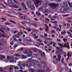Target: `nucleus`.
<instances>
[{"instance_id": "f257e3e1", "label": "nucleus", "mask_w": 72, "mask_h": 72, "mask_svg": "<svg viewBox=\"0 0 72 72\" xmlns=\"http://www.w3.org/2000/svg\"><path fill=\"white\" fill-rule=\"evenodd\" d=\"M70 11H71V8L65 6L64 7H62L61 9V12L62 13H69Z\"/></svg>"}, {"instance_id": "f03ea898", "label": "nucleus", "mask_w": 72, "mask_h": 72, "mask_svg": "<svg viewBox=\"0 0 72 72\" xmlns=\"http://www.w3.org/2000/svg\"><path fill=\"white\" fill-rule=\"evenodd\" d=\"M35 1L36 2L35 3V5L36 6V8H37L39 6V4H41L42 1L40 0H35Z\"/></svg>"}, {"instance_id": "7ed1b4c3", "label": "nucleus", "mask_w": 72, "mask_h": 72, "mask_svg": "<svg viewBox=\"0 0 72 72\" xmlns=\"http://www.w3.org/2000/svg\"><path fill=\"white\" fill-rule=\"evenodd\" d=\"M49 5L51 7V8H54V7H57V6H59V4H57V5L55 3H50V4H49Z\"/></svg>"}, {"instance_id": "20e7f679", "label": "nucleus", "mask_w": 72, "mask_h": 72, "mask_svg": "<svg viewBox=\"0 0 72 72\" xmlns=\"http://www.w3.org/2000/svg\"><path fill=\"white\" fill-rule=\"evenodd\" d=\"M23 63H25L26 64H22V67H27V66H28V67H31V65L30 63H28V62H24Z\"/></svg>"}, {"instance_id": "39448f33", "label": "nucleus", "mask_w": 72, "mask_h": 72, "mask_svg": "<svg viewBox=\"0 0 72 72\" xmlns=\"http://www.w3.org/2000/svg\"><path fill=\"white\" fill-rule=\"evenodd\" d=\"M27 62L28 63H29V64L31 65L30 66H31V64L32 63V64L33 62H34V60H32L31 58L27 60Z\"/></svg>"}, {"instance_id": "423d86ee", "label": "nucleus", "mask_w": 72, "mask_h": 72, "mask_svg": "<svg viewBox=\"0 0 72 72\" xmlns=\"http://www.w3.org/2000/svg\"><path fill=\"white\" fill-rule=\"evenodd\" d=\"M26 41L27 42H28V43L31 42V39L30 37L26 38Z\"/></svg>"}, {"instance_id": "0eeeda50", "label": "nucleus", "mask_w": 72, "mask_h": 72, "mask_svg": "<svg viewBox=\"0 0 72 72\" xmlns=\"http://www.w3.org/2000/svg\"><path fill=\"white\" fill-rule=\"evenodd\" d=\"M28 8H30L31 10H33V9H35V6L33 5H32L30 7L29 6H28Z\"/></svg>"}, {"instance_id": "6e6552de", "label": "nucleus", "mask_w": 72, "mask_h": 72, "mask_svg": "<svg viewBox=\"0 0 72 72\" xmlns=\"http://www.w3.org/2000/svg\"><path fill=\"white\" fill-rule=\"evenodd\" d=\"M44 26H45V27H46V28H45V29H46L45 31L46 32H48L49 31V27H48V25L46 24H45Z\"/></svg>"}, {"instance_id": "1a4fd4ad", "label": "nucleus", "mask_w": 72, "mask_h": 72, "mask_svg": "<svg viewBox=\"0 0 72 72\" xmlns=\"http://www.w3.org/2000/svg\"><path fill=\"white\" fill-rule=\"evenodd\" d=\"M28 54L29 55H27L28 57H31V55L32 54V52L31 51H29L28 52Z\"/></svg>"}, {"instance_id": "9d476101", "label": "nucleus", "mask_w": 72, "mask_h": 72, "mask_svg": "<svg viewBox=\"0 0 72 72\" xmlns=\"http://www.w3.org/2000/svg\"><path fill=\"white\" fill-rule=\"evenodd\" d=\"M32 50L34 52H36V51H38V49L36 48H32Z\"/></svg>"}, {"instance_id": "9b49d317", "label": "nucleus", "mask_w": 72, "mask_h": 72, "mask_svg": "<svg viewBox=\"0 0 72 72\" xmlns=\"http://www.w3.org/2000/svg\"><path fill=\"white\" fill-rule=\"evenodd\" d=\"M24 21L26 22V23H30L31 21L28 19H24Z\"/></svg>"}, {"instance_id": "f8f14e48", "label": "nucleus", "mask_w": 72, "mask_h": 72, "mask_svg": "<svg viewBox=\"0 0 72 72\" xmlns=\"http://www.w3.org/2000/svg\"><path fill=\"white\" fill-rule=\"evenodd\" d=\"M22 6H23L24 9H25V10H27V8H26V7L25 6V5L24 4V3H22Z\"/></svg>"}, {"instance_id": "ddd939ff", "label": "nucleus", "mask_w": 72, "mask_h": 72, "mask_svg": "<svg viewBox=\"0 0 72 72\" xmlns=\"http://www.w3.org/2000/svg\"><path fill=\"white\" fill-rule=\"evenodd\" d=\"M7 60H10V59H13V57H10L9 56H7Z\"/></svg>"}, {"instance_id": "4468645a", "label": "nucleus", "mask_w": 72, "mask_h": 72, "mask_svg": "<svg viewBox=\"0 0 72 72\" xmlns=\"http://www.w3.org/2000/svg\"><path fill=\"white\" fill-rule=\"evenodd\" d=\"M36 14L37 15H39V16H40L41 15V14L39 12H36Z\"/></svg>"}, {"instance_id": "2eb2a0df", "label": "nucleus", "mask_w": 72, "mask_h": 72, "mask_svg": "<svg viewBox=\"0 0 72 72\" xmlns=\"http://www.w3.org/2000/svg\"><path fill=\"white\" fill-rule=\"evenodd\" d=\"M28 56H25L24 55H22V58L23 59H26V58H27Z\"/></svg>"}, {"instance_id": "dca6fc26", "label": "nucleus", "mask_w": 72, "mask_h": 72, "mask_svg": "<svg viewBox=\"0 0 72 72\" xmlns=\"http://www.w3.org/2000/svg\"><path fill=\"white\" fill-rule=\"evenodd\" d=\"M12 6V7H13V8H16V9H18V8H19V7L18 6H17L13 5Z\"/></svg>"}, {"instance_id": "f3484780", "label": "nucleus", "mask_w": 72, "mask_h": 72, "mask_svg": "<svg viewBox=\"0 0 72 72\" xmlns=\"http://www.w3.org/2000/svg\"><path fill=\"white\" fill-rule=\"evenodd\" d=\"M27 52H28V51L27 50H24L23 51V53L24 54H27Z\"/></svg>"}, {"instance_id": "a211bd4d", "label": "nucleus", "mask_w": 72, "mask_h": 72, "mask_svg": "<svg viewBox=\"0 0 72 72\" xmlns=\"http://www.w3.org/2000/svg\"><path fill=\"white\" fill-rule=\"evenodd\" d=\"M36 41L38 42H42V41L40 39H38L36 40Z\"/></svg>"}, {"instance_id": "6ab92c4d", "label": "nucleus", "mask_w": 72, "mask_h": 72, "mask_svg": "<svg viewBox=\"0 0 72 72\" xmlns=\"http://www.w3.org/2000/svg\"><path fill=\"white\" fill-rule=\"evenodd\" d=\"M27 5L28 6H28L30 5H31V1H28L27 3Z\"/></svg>"}, {"instance_id": "aec40b11", "label": "nucleus", "mask_w": 72, "mask_h": 72, "mask_svg": "<svg viewBox=\"0 0 72 72\" xmlns=\"http://www.w3.org/2000/svg\"><path fill=\"white\" fill-rule=\"evenodd\" d=\"M70 27V24L69 23L67 24V28L66 29H68V28H69Z\"/></svg>"}, {"instance_id": "412c9836", "label": "nucleus", "mask_w": 72, "mask_h": 72, "mask_svg": "<svg viewBox=\"0 0 72 72\" xmlns=\"http://www.w3.org/2000/svg\"><path fill=\"white\" fill-rule=\"evenodd\" d=\"M10 63H14L15 62V60H12L9 61Z\"/></svg>"}, {"instance_id": "4be33fe9", "label": "nucleus", "mask_w": 72, "mask_h": 72, "mask_svg": "<svg viewBox=\"0 0 72 72\" xmlns=\"http://www.w3.org/2000/svg\"><path fill=\"white\" fill-rule=\"evenodd\" d=\"M66 33V32H61V35H64Z\"/></svg>"}, {"instance_id": "5701e85b", "label": "nucleus", "mask_w": 72, "mask_h": 72, "mask_svg": "<svg viewBox=\"0 0 72 72\" xmlns=\"http://www.w3.org/2000/svg\"><path fill=\"white\" fill-rule=\"evenodd\" d=\"M68 4L70 7L72 8V3L71 4H70L69 3H68Z\"/></svg>"}, {"instance_id": "b1692460", "label": "nucleus", "mask_w": 72, "mask_h": 72, "mask_svg": "<svg viewBox=\"0 0 72 72\" xmlns=\"http://www.w3.org/2000/svg\"><path fill=\"white\" fill-rule=\"evenodd\" d=\"M59 70L60 71H61V72H62V71H63V69H62V68H59Z\"/></svg>"}, {"instance_id": "393cba45", "label": "nucleus", "mask_w": 72, "mask_h": 72, "mask_svg": "<svg viewBox=\"0 0 72 72\" xmlns=\"http://www.w3.org/2000/svg\"><path fill=\"white\" fill-rule=\"evenodd\" d=\"M45 55V53L44 52H42L41 53V56L42 57H44Z\"/></svg>"}, {"instance_id": "a878e982", "label": "nucleus", "mask_w": 72, "mask_h": 72, "mask_svg": "<svg viewBox=\"0 0 72 72\" xmlns=\"http://www.w3.org/2000/svg\"><path fill=\"white\" fill-rule=\"evenodd\" d=\"M63 40L64 41V42H67V39L64 38L63 39Z\"/></svg>"}, {"instance_id": "bb28decb", "label": "nucleus", "mask_w": 72, "mask_h": 72, "mask_svg": "<svg viewBox=\"0 0 72 72\" xmlns=\"http://www.w3.org/2000/svg\"><path fill=\"white\" fill-rule=\"evenodd\" d=\"M20 33H21V35H23V31H22V30H20Z\"/></svg>"}, {"instance_id": "cd10ccee", "label": "nucleus", "mask_w": 72, "mask_h": 72, "mask_svg": "<svg viewBox=\"0 0 72 72\" xmlns=\"http://www.w3.org/2000/svg\"><path fill=\"white\" fill-rule=\"evenodd\" d=\"M57 57L58 58H60L62 57L60 56V54H59L57 55Z\"/></svg>"}, {"instance_id": "c85d7f7f", "label": "nucleus", "mask_w": 72, "mask_h": 72, "mask_svg": "<svg viewBox=\"0 0 72 72\" xmlns=\"http://www.w3.org/2000/svg\"><path fill=\"white\" fill-rule=\"evenodd\" d=\"M64 58H63L61 60L63 64H64Z\"/></svg>"}, {"instance_id": "c756f323", "label": "nucleus", "mask_w": 72, "mask_h": 72, "mask_svg": "<svg viewBox=\"0 0 72 72\" xmlns=\"http://www.w3.org/2000/svg\"><path fill=\"white\" fill-rule=\"evenodd\" d=\"M26 30H28V32H31V31H32L31 29H28V28H26Z\"/></svg>"}, {"instance_id": "7c9ffc66", "label": "nucleus", "mask_w": 72, "mask_h": 72, "mask_svg": "<svg viewBox=\"0 0 72 72\" xmlns=\"http://www.w3.org/2000/svg\"><path fill=\"white\" fill-rule=\"evenodd\" d=\"M9 21H10V22H11V23H14V24H15V22L14 21H13L11 20H9Z\"/></svg>"}, {"instance_id": "2f4dec72", "label": "nucleus", "mask_w": 72, "mask_h": 72, "mask_svg": "<svg viewBox=\"0 0 72 72\" xmlns=\"http://www.w3.org/2000/svg\"><path fill=\"white\" fill-rule=\"evenodd\" d=\"M14 55L15 56H16V57H20V55L17 54H15Z\"/></svg>"}, {"instance_id": "473e14b6", "label": "nucleus", "mask_w": 72, "mask_h": 72, "mask_svg": "<svg viewBox=\"0 0 72 72\" xmlns=\"http://www.w3.org/2000/svg\"><path fill=\"white\" fill-rule=\"evenodd\" d=\"M17 44H15L14 45V49H15V48H17Z\"/></svg>"}, {"instance_id": "72a5a7b5", "label": "nucleus", "mask_w": 72, "mask_h": 72, "mask_svg": "<svg viewBox=\"0 0 72 72\" xmlns=\"http://www.w3.org/2000/svg\"><path fill=\"white\" fill-rule=\"evenodd\" d=\"M58 59L57 58V62H60V58H58Z\"/></svg>"}, {"instance_id": "f704fd0d", "label": "nucleus", "mask_w": 72, "mask_h": 72, "mask_svg": "<svg viewBox=\"0 0 72 72\" xmlns=\"http://www.w3.org/2000/svg\"><path fill=\"white\" fill-rule=\"evenodd\" d=\"M31 66H35V64L33 63V62H32V63L31 64Z\"/></svg>"}, {"instance_id": "c9c22d12", "label": "nucleus", "mask_w": 72, "mask_h": 72, "mask_svg": "<svg viewBox=\"0 0 72 72\" xmlns=\"http://www.w3.org/2000/svg\"><path fill=\"white\" fill-rule=\"evenodd\" d=\"M15 69H19V68L17 66H16L14 68Z\"/></svg>"}, {"instance_id": "e433bc0d", "label": "nucleus", "mask_w": 72, "mask_h": 72, "mask_svg": "<svg viewBox=\"0 0 72 72\" xmlns=\"http://www.w3.org/2000/svg\"><path fill=\"white\" fill-rule=\"evenodd\" d=\"M65 69L66 71H67L68 70V67H67V66H66L65 68Z\"/></svg>"}, {"instance_id": "4c0bfd02", "label": "nucleus", "mask_w": 72, "mask_h": 72, "mask_svg": "<svg viewBox=\"0 0 72 72\" xmlns=\"http://www.w3.org/2000/svg\"><path fill=\"white\" fill-rule=\"evenodd\" d=\"M67 56H68V57H71V55L70 54V53H68Z\"/></svg>"}, {"instance_id": "58836bf2", "label": "nucleus", "mask_w": 72, "mask_h": 72, "mask_svg": "<svg viewBox=\"0 0 72 72\" xmlns=\"http://www.w3.org/2000/svg\"><path fill=\"white\" fill-rule=\"evenodd\" d=\"M39 72H45V70H40L39 71H38Z\"/></svg>"}, {"instance_id": "ea45409f", "label": "nucleus", "mask_w": 72, "mask_h": 72, "mask_svg": "<svg viewBox=\"0 0 72 72\" xmlns=\"http://www.w3.org/2000/svg\"><path fill=\"white\" fill-rule=\"evenodd\" d=\"M21 23L22 24H23V25H24V26H25V25H26V23H24L23 22H21Z\"/></svg>"}, {"instance_id": "a19ab883", "label": "nucleus", "mask_w": 72, "mask_h": 72, "mask_svg": "<svg viewBox=\"0 0 72 72\" xmlns=\"http://www.w3.org/2000/svg\"><path fill=\"white\" fill-rule=\"evenodd\" d=\"M51 43H52V44H53V45H57V44L55 42H54L53 41H51Z\"/></svg>"}, {"instance_id": "79ce46f5", "label": "nucleus", "mask_w": 72, "mask_h": 72, "mask_svg": "<svg viewBox=\"0 0 72 72\" xmlns=\"http://www.w3.org/2000/svg\"><path fill=\"white\" fill-rule=\"evenodd\" d=\"M64 4L66 6H67L68 5V4H67V3L65 2V3H64Z\"/></svg>"}, {"instance_id": "37998d69", "label": "nucleus", "mask_w": 72, "mask_h": 72, "mask_svg": "<svg viewBox=\"0 0 72 72\" xmlns=\"http://www.w3.org/2000/svg\"><path fill=\"white\" fill-rule=\"evenodd\" d=\"M32 24L33 25V26H35L36 27H37V25L36 24Z\"/></svg>"}, {"instance_id": "c03bdc74", "label": "nucleus", "mask_w": 72, "mask_h": 72, "mask_svg": "<svg viewBox=\"0 0 72 72\" xmlns=\"http://www.w3.org/2000/svg\"><path fill=\"white\" fill-rule=\"evenodd\" d=\"M58 45L60 46H61L62 48H63V45H62V44H60V43H58Z\"/></svg>"}, {"instance_id": "a18cd8bd", "label": "nucleus", "mask_w": 72, "mask_h": 72, "mask_svg": "<svg viewBox=\"0 0 72 72\" xmlns=\"http://www.w3.org/2000/svg\"><path fill=\"white\" fill-rule=\"evenodd\" d=\"M45 20L47 21V22H49L50 20H49V19L48 18H46L45 19Z\"/></svg>"}, {"instance_id": "49530a36", "label": "nucleus", "mask_w": 72, "mask_h": 72, "mask_svg": "<svg viewBox=\"0 0 72 72\" xmlns=\"http://www.w3.org/2000/svg\"><path fill=\"white\" fill-rule=\"evenodd\" d=\"M39 43H37V42H33V44H35V45H36V44H39Z\"/></svg>"}, {"instance_id": "de8ad7c7", "label": "nucleus", "mask_w": 72, "mask_h": 72, "mask_svg": "<svg viewBox=\"0 0 72 72\" xmlns=\"http://www.w3.org/2000/svg\"><path fill=\"white\" fill-rule=\"evenodd\" d=\"M56 48L57 49L58 51H61V50H59V48L58 47H57Z\"/></svg>"}, {"instance_id": "09e8293b", "label": "nucleus", "mask_w": 72, "mask_h": 72, "mask_svg": "<svg viewBox=\"0 0 72 72\" xmlns=\"http://www.w3.org/2000/svg\"><path fill=\"white\" fill-rule=\"evenodd\" d=\"M13 68H9V70L10 71H11V70H13Z\"/></svg>"}, {"instance_id": "8fccbe9b", "label": "nucleus", "mask_w": 72, "mask_h": 72, "mask_svg": "<svg viewBox=\"0 0 72 72\" xmlns=\"http://www.w3.org/2000/svg\"><path fill=\"white\" fill-rule=\"evenodd\" d=\"M17 65L18 66L20 67L22 66V64H17Z\"/></svg>"}, {"instance_id": "3c124183", "label": "nucleus", "mask_w": 72, "mask_h": 72, "mask_svg": "<svg viewBox=\"0 0 72 72\" xmlns=\"http://www.w3.org/2000/svg\"><path fill=\"white\" fill-rule=\"evenodd\" d=\"M36 29H34V30H33L32 31V32H36Z\"/></svg>"}, {"instance_id": "603ef678", "label": "nucleus", "mask_w": 72, "mask_h": 72, "mask_svg": "<svg viewBox=\"0 0 72 72\" xmlns=\"http://www.w3.org/2000/svg\"><path fill=\"white\" fill-rule=\"evenodd\" d=\"M68 36H69V37H71V38H72V34H70V35H69Z\"/></svg>"}, {"instance_id": "864d4df0", "label": "nucleus", "mask_w": 72, "mask_h": 72, "mask_svg": "<svg viewBox=\"0 0 72 72\" xmlns=\"http://www.w3.org/2000/svg\"><path fill=\"white\" fill-rule=\"evenodd\" d=\"M1 36L3 37H5V35H4V34H2L1 35Z\"/></svg>"}, {"instance_id": "5fc2aeb1", "label": "nucleus", "mask_w": 72, "mask_h": 72, "mask_svg": "<svg viewBox=\"0 0 72 72\" xmlns=\"http://www.w3.org/2000/svg\"><path fill=\"white\" fill-rule=\"evenodd\" d=\"M67 33L68 34H69V35H71V33L69 32H67Z\"/></svg>"}, {"instance_id": "6e6d98bb", "label": "nucleus", "mask_w": 72, "mask_h": 72, "mask_svg": "<svg viewBox=\"0 0 72 72\" xmlns=\"http://www.w3.org/2000/svg\"><path fill=\"white\" fill-rule=\"evenodd\" d=\"M56 2H60L61 1V0H56Z\"/></svg>"}, {"instance_id": "4d7b16f0", "label": "nucleus", "mask_w": 72, "mask_h": 72, "mask_svg": "<svg viewBox=\"0 0 72 72\" xmlns=\"http://www.w3.org/2000/svg\"><path fill=\"white\" fill-rule=\"evenodd\" d=\"M44 35L45 37H47V36H48V34H44Z\"/></svg>"}, {"instance_id": "13d9d810", "label": "nucleus", "mask_w": 72, "mask_h": 72, "mask_svg": "<svg viewBox=\"0 0 72 72\" xmlns=\"http://www.w3.org/2000/svg\"><path fill=\"white\" fill-rule=\"evenodd\" d=\"M38 64L39 66H41L42 65V63H41V62H39Z\"/></svg>"}, {"instance_id": "bf43d9fd", "label": "nucleus", "mask_w": 72, "mask_h": 72, "mask_svg": "<svg viewBox=\"0 0 72 72\" xmlns=\"http://www.w3.org/2000/svg\"><path fill=\"white\" fill-rule=\"evenodd\" d=\"M18 72H23V70H18Z\"/></svg>"}, {"instance_id": "052dcab7", "label": "nucleus", "mask_w": 72, "mask_h": 72, "mask_svg": "<svg viewBox=\"0 0 72 72\" xmlns=\"http://www.w3.org/2000/svg\"><path fill=\"white\" fill-rule=\"evenodd\" d=\"M50 19H51V21H54V19H53V18L51 17L50 18Z\"/></svg>"}, {"instance_id": "680f3d73", "label": "nucleus", "mask_w": 72, "mask_h": 72, "mask_svg": "<svg viewBox=\"0 0 72 72\" xmlns=\"http://www.w3.org/2000/svg\"><path fill=\"white\" fill-rule=\"evenodd\" d=\"M42 10V7H40L39 9V10Z\"/></svg>"}, {"instance_id": "e2e57ef3", "label": "nucleus", "mask_w": 72, "mask_h": 72, "mask_svg": "<svg viewBox=\"0 0 72 72\" xmlns=\"http://www.w3.org/2000/svg\"><path fill=\"white\" fill-rule=\"evenodd\" d=\"M14 1L15 3H16V4H17V2L16 1V0H13Z\"/></svg>"}, {"instance_id": "0e129e2a", "label": "nucleus", "mask_w": 72, "mask_h": 72, "mask_svg": "<svg viewBox=\"0 0 72 72\" xmlns=\"http://www.w3.org/2000/svg\"><path fill=\"white\" fill-rule=\"evenodd\" d=\"M67 48L68 49H70V47H69V46H67Z\"/></svg>"}, {"instance_id": "69168bd1", "label": "nucleus", "mask_w": 72, "mask_h": 72, "mask_svg": "<svg viewBox=\"0 0 72 72\" xmlns=\"http://www.w3.org/2000/svg\"><path fill=\"white\" fill-rule=\"evenodd\" d=\"M51 37H52L53 38H54V37H55V35H51Z\"/></svg>"}, {"instance_id": "338daca9", "label": "nucleus", "mask_w": 72, "mask_h": 72, "mask_svg": "<svg viewBox=\"0 0 72 72\" xmlns=\"http://www.w3.org/2000/svg\"><path fill=\"white\" fill-rule=\"evenodd\" d=\"M34 38L35 39H37L38 38V37L37 36H35V37H34Z\"/></svg>"}, {"instance_id": "774afa93", "label": "nucleus", "mask_w": 72, "mask_h": 72, "mask_svg": "<svg viewBox=\"0 0 72 72\" xmlns=\"http://www.w3.org/2000/svg\"><path fill=\"white\" fill-rule=\"evenodd\" d=\"M45 13H48V10L46 9L45 11Z\"/></svg>"}]
</instances>
